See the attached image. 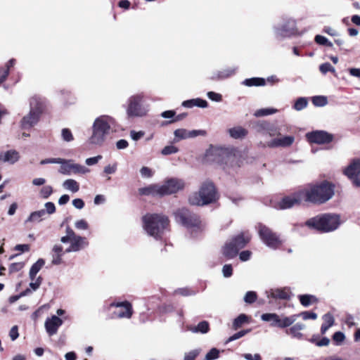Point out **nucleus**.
<instances>
[{"label": "nucleus", "instance_id": "obj_42", "mask_svg": "<svg viewBox=\"0 0 360 360\" xmlns=\"http://www.w3.org/2000/svg\"><path fill=\"white\" fill-rule=\"evenodd\" d=\"M297 317H299V315L296 314L283 318L280 317L278 328H284L291 326L297 320Z\"/></svg>", "mask_w": 360, "mask_h": 360}, {"label": "nucleus", "instance_id": "obj_31", "mask_svg": "<svg viewBox=\"0 0 360 360\" xmlns=\"http://www.w3.org/2000/svg\"><path fill=\"white\" fill-rule=\"evenodd\" d=\"M70 245L74 248L75 252H78L80 250L87 247L89 242L86 238L77 236L71 240Z\"/></svg>", "mask_w": 360, "mask_h": 360}, {"label": "nucleus", "instance_id": "obj_50", "mask_svg": "<svg viewBox=\"0 0 360 360\" xmlns=\"http://www.w3.org/2000/svg\"><path fill=\"white\" fill-rule=\"evenodd\" d=\"M53 193V188L51 186H45L40 190V195L42 198L47 199Z\"/></svg>", "mask_w": 360, "mask_h": 360}, {"label": "nucleus", "instance_id": "obj_45", "mask_svg": "<svg viewBox=\"0 0 360 360\" xmlns=\"http://www.w3.org/2000/svg\"><path fill=\"white\" fill-rule=\"evenodd\" d=\"M278 110L276 108H262L256 110L254 115L257 117L266 116L277 112Z\"/></svg>", "mask_w": 360, "mask_h": 360}, {"label": "nucleus", "instance_id": "obj_12", "mask_svg": "<svg viewBox=\"0 0 360 360\" xmlns=\"http://www.w3.org/2000/svg\"><path fill=\"white\" fill-rule=\"evenodd\" d=\"M58 172L64 175L85 174L90 172L86 167L74 163L72 160L62 159Z\"/></svg>", "mask_w": 360, "mask_h": 360}, {"label": "nucleus", "instance_id": "obj_43", "mask_svg": "<svg viewBox=\"0 0 360 360\" xmlns=\"http://www.w3.org/2000/svg\"><path fill=\"white\" fill-rule=\"evenodd\" d=\"M249 320L248 316L245 314H240L238 317H236L233 322V327L235 329H237L241 327L245 323H248Z\"/></svg>", "mask_w": 360, "mask_h": 360}, {"label": "nucleus", "instance_id": "obj_27", "mask_svg": "<svg viewBox=\"0 0 360 360\" xmlns=\"http://www.w3.org/2000/svg\"><path fill=\"white\" fill-rule=\"evenodd\" d=\"M20 158L19 153L15 150H10L5 153H0V160L10 164H14Z\"/></svg>", "mask_w": 360, "mask_h": 360}, {"label": "nucleus", "instance_id": "obj_46", "mask_svg": "<svg viewBox=\"0 0 360 360\" xmlns=\"http://www.w3.org/2000/svg\"><path fill=\"white\" fill-rule=\"evenodd\" d=\"M312 103L315 106L323 107L327 105V98L324 96H315L311 98Z\"/></svg>", "mask_w": 360, "mask_h": 360}, {"label": "nucleus", "instance_id": "obj_53", "mask_svg": "<svg viewBox=\"0 0 360 360\" xmlns=\"http://www.w3.org/2000/svg\"><path fill=\"white\" fill-rule=\"evenodd\" d=\"M319 70L323 74H326L328 72L334 73L335 72V68L329 63H324L319 66Z\"/></svg>", "mask_w": 360, "mask_h": 360}, {"label": "nucleus", "instance_id": "obj_17", "mask_svg": "<svg viewBox=\"0 0 360 360\" xmlns=\"http://www.w3.org/2000/svg\"><path fill=\"white\" fill-rule=\"evenodd\" d=\"M307 137L309 142L326 144L329 143L333 140V135L323 130L314 131L307 134Z\"/></svg>", "mask_w": 360, "mask_h": 360}, {"label": "nucleus", "instance_id": "obj_58", "mask_svg": "<svg viewBox=\"0 0 360 360\" xmlns=\"http://www.w3.org/2000/svg\"><path fill=\"white\" fill-rule=\"evenodd\" d=\"M175 294L181 295L183 296H188V295H195V292L191 290L190 289L187 288H178L174 291Z\"/></svg>", "mask_w": 360, "mask_h": 360}, {"label": "nucleus", "instance_id": "obj_38", "mask_svg": "<svg viewBox=\"0 0 360 360\" xmlns=\"http://www.w3.org/2000/svg\"><path fill=\"white\" fill-rule=\"evenodd\" d=\"M323 323L321 327V334H325L326 331L334 324V318L330 313H327L323 316Z\"/></svg>", "mask_w": 360, "mask_h": 360}, {"label": "nucleus", "instance_id": "obj_57", "mask_svg": "<svg viewBox=\"0 0 360 360\" xmlns=\"http://www.w3.org/2000/svg\"><path fill=\"white\" fill-rule=\"evenodd\" d=\"M299 316H301L304 320L312 319L315 320L317 319V314L312 311H303L301 314H298Z\"/></svg>", "mask_w": 360, "mask_h": 360}, {"label": "nucleus", "instance_id": "obj_9", "mask_svg": "<svg viewBox=\"0 0 360 360\" xmlns=\"http://www.w3.org/2000/svg\"><path fill=\"white\" fill-rule=\"evenodd\" d=\"M275 38L279 41L290 38L298 33L297 21L292 17L283 16L281 21L273 26Z\"/></svg>", "mask_w": 360, "mask_h": 360}, {"label": "nucleus", "instance_id": "obj_47", "mask_svg": "<svg viewBox=\"0 0 360 360\" xmlns=\"http://www.w3.org/2000/svg\"><path fill=\"white\" fill-rule=\"evenodd\" d=\"M257 299V295L255 291H248L244 296V302L247 304H252Z\"/></svg>", "mask_w": 360, "mask_h": 360}, {"label": "nucleus", "instance_id": "obj_4", "mask_svg": "<svg viewBox=\"0 0 360 360\" xmlns=\"http://www.w3.org/2000/svg\"><path fill=\"white\" fill-rule=\"evenodd\" d=\"M143 226L150 236L156 240L162 239V236L168 230L169 219L165 215L148 214L143 217Z\"/></svg>", "mask_w": 360, "mask_h": 360}, {"label": "nucleus", "instance_id": "obj_35", "mask_svg": "<svg viewBox=\"0 0 360 360\" xmlns=\"http://www.w3.org/2000/svg\"><path fill=\"white\" fill-rule=\"evenodd\" d=\"M230 136L235 139L244 138L248 134V130L242 127H235L229 129Z\"/></svg>", "mask_w": 360, "mask_h": 360}, {"label": "nucleus", "instance_id": "obj_51", "mask_svg": "<svg viewBox=\"0 0 360 360\" xmlns=\"http://www.w3.org/2000/svg\"><path fill=\"white\" fill-rule=\"evenodd\" d=\"M61 136L63 139V141L70 142L73 141L74 137L71 132V131L68 128H64L61 131Z\"/></svg>", "mask_w": 360, "mask_h": 360}, {"label": "nucleus", "instance_id": "obj_26", "mask_svg": "<svg viewBox=\"0 0 360 360\" xmlns=\"http://www.w3.org/2000/svg\"><path fill=\"white\" fill-rule=\"evenodd\" d=\"M139 193L143 195H153L162 197L161 188L160 184H151L148 186L141 188Z\"/></svg>", "mask_w": 360, "mask_h": 360}, {"label": "nucleus", "instance_id": "obj_49", "mask_svg": "<svg viewBox=\"0 0 360 360\" xmlns=\"http://www.w3.org/2000/svg\"><path fill=\"white\" fill-rule=\"evenodd\" d=\"M314 39L315 41L320 45H323L329 47H331L333 46V44L330 41H329L326 37L322 35H316Z\"/></svg>", "mask_w": 360, "mask_h": 360}, {"label": "nucleus", "instance_id": "obj_28", "mask_svg": "<svg viewBox=\"0 0 360 360\" xmlns=\"http://www.w3.org/2000/svg\"><path fill=\"white\" fill-rule=\"evenodd\" d=\"M181 105L187 108H192L195 106L205 108L208 106V103L204 99L197 98L184 101L182 102Z\"/></svg>", "mask_w": 360, "mask_h": 360}, {"label": "nucleus", "instance_id": "obj_61", "mask_svg": "<svg viewBox=\"0 0 360 360\" xmlns=\"http://www.w3.org/2000/svg\"><path fill=\"white\" fill-rule=\"evenodd\" d=\"M23 266H24V263H22V262L12 263L9 266V272L11 274V273L19 271L20 270H21L23 268Z\"/></svg>", "mask_w": 360, "mask_h": 360}, {"label": "nucleus", "instance_id": "obj_15", "mask_svg": "<svg viewBox=\"0 0 360 360\" xmlns=\"http://www.w3.org/2000/svg\"><path fill=\"white\" fill-rule=\"evenodd\" d=\"M184 187L183 180L176 178L169 179L165 181L164 184L160 185L162 196L175 193L183 189Z\"/></svg>", "mask_w": 360, "mask_h": 360}, {"label": "nucleus", "instance_id": "obj_41", "mask_svg": "<svg viewBox=\"0 0 360 360\" xmlns=\"http://www.w3.org/2000/svg\"><path fill=\"white\" fill-rule=\"evenodd\" d=\"M63 187L73 193H77L79 190V183L72 179H68L63 181Z\"/></svg>", "mask_w": 360, "mask_h": 360}, {"label": "nucleus", "instance_id": "obj_19", "mask_svg": "<svg viewBox=\"0 0 360 360\" xmlns=\"http://www.w3.org/2000/svg\"><path fill=\"white\" fill-rule=\"evenodd\" d=\"M174 142L176 143L183 139H193L198 136H205L206 131L202 129L187 130L186 129H177L174 131Z\"/></svg>", "mask_w": 360, "mask_h": 360}, {"label": "nucleus", "instance_id": "obj_34", "mask_svg": "<svg viewBox=\"0 0 360 360\" xmlns=\"http://www.w3.org/2000/svg\"><path fill=\"white\" fill-rule=\"evenodd\" d=\"M261 319L265 322H271V326L278 327L280 316L276 313H265L262 314Z\"/></svg>", "mask_w": 360, "mask_h": 360}, {"label": "nucleus", "instance_id": "obj_63", "mask_svg": "<svg viewBox=\"0 0 360 360\" xmlns=\"http://www.w3.org/2000/svg\"><path fill=\"white\" fill-rule=\"evenodd\" d=\"M222 274L225 278H229L232 276L233 268L231 264H225L222 268Z\"/></svg>", "mask_w": 360, "mask_h": 360}, {"label": "nucleus", "instance_id": "obj_44", "mask_svg": "<svg viewBox=\"0 0 360 360\" xmlns=\"http://www.w3.org/2000/svg\"><path fill=\"white\" fill-rule=\"evenodd\" d=\"M308 105V99L306 97L298 98L293 105V108L295 110L300 111L304 109Z\"/></svg>", "mask_w": 360, "mask_h": 360}, {"label": "nucleus", "instance_id": "obj_20", "mask_svg": "<svg viewBox=\"0 0 360 360\" xmlns=\"http://www.w3.org/2000/svg\"><path fill=\"white\" fill-rule=\"evenodd\" d=\"M41 115L37 112L29 111L20 122L21 129L27 130L34 127L39 121Z\"/></svg>", "mask_w": 360, "mask_h": 360}, {"label": "nucleus", "instance_id": "obj_6", "mask_svg": "<svg viewBox=\"0 0 360 360\" xmlns=\"http://www.w3.org/2000/svg\"><path fill=\"white\" fill-rule=\"evenodd\" d=\"M306 226L321 232L328 233L336 230L340 225L338 214L327 213L308 219Z\"/></svg>", "mask_w": 360, "mask_h": 360}, {"label": "nucleus", "instance_id": "obj_37", "mask_svg": "<svg viewBox=\"0 0 360 360\" xmlns=\"http://www.w3.org/2000/svg\"><path fill=\"white\" fill-rule=\"evenodd\" d=\"M44 264L45 261L43 259H39L32 264L29 272V277L32 281H34L37 273L41 270Z\"/></svg>", "mask_w": 360, "mask_h": 360}, {"label": "nucleus", "instance_id": "obj_2", "mask_svg": "<svg viewBox=\"0 0 360 360\" xmlns=\"http://www.w3.org/2000/svg\"><path fill=\"white\" fill-rule=\"evenodd\" d=\"M115 127L116 120L114 117L108 115L96 117L92 124L89 142L94 145L101 146L107 137L115 130Z\"/></svg>", "mask_w": 360, "mask_h": 360}, {"label": "nucleus", "instance_id": "obj_22", "mask_svg": "<svg viewBox=\"0 0 360 360\" xmlns=\"http://www.w3.org/2000/svg\"><path fill=\"white\" fill-rule=\"evenodd\" d=\"M295 138L292 136H285L271 139L266 143V146L269 148H278V147H288L290 146L294 142Z\"/></svg>", "mask_w": 360, "mask_h": 360}, {"label": "nucleus", "instance_id": "obj_39", "mask_svg": "<svg viewBox=\"0 0 360 360\" xmlns=\"http://www.w3.org/2000/svg\"><path fill=\"white\" fill-rule=\"evenodd\" d=\"M242 84L246 86H262L266 84L265 79L262 77H252L245 79L242 82Z\"/></svg>", "mask_w": 360, "mask_h": 360}, {"label": "nucleus", "instance_id": "obj_23", "mask_svg": "<svg viewBox=\"0 0 360 360\" xmlns=\"http://www.w3.org/2000/svg\"><path fill=\"white\" fill-rule=\"evenodd\" d=\"M45 108V101L39 96L34 95L30 98V111L41 115Z\"/></svg>", "mask_w": 360, "mask_h": 360}, {"label": "nucleus", "instance_id": "obj_7", "mask_svg": "<svg viewBox=\"0 0 360 360\" xmlns=\"http://www.w3.org/2000/svg\"><path fill=\"white\" fill-rule=\"evenodd\" d=\"M174 217L176 221L186 227L193 237L203 230L204 226L200 217L186 208L177 210Z\"/></svg>", "mask_w": 360, "mask_h": 360}, {"label": "nucleus", "instance_id": "obj_5", "mask_svg": "<svg viewBox=\"0 0 360 360\" xmlns=\"http://www.w3.org/2000/svg\"><path fill=\"white\" fill-rule=\"evenodd\" d=\"M126 114L129 118L144 117L148 115L150 105L144 92L131 95L126 103Z\"/></svg>", "mask_w": 360, "mask_h": 360}, {"label": "nucleus", "instance_id": "obj_13", "mask_svg": "<svg viewBox=\"0 0 360 360\" xmlns=\"http://www.w3.org/2000/svg\"><path fill=\"white\" fill-rule=\"evenodd\" d=\"M255 130L263 135H269L270 137L281 135V128L277 125L267 121H258L255 125Z\"/></svg>", "mask_w": 360, "mask_h": 360}, {"label": "nucleus", "instance_id": "obj_14", "mask_svg": "<svg viewBox=\"0 0 360 360\" xmlns=\"http://www.w3.org/2000/svg\"><path fill=\"white\" fill-rule=\"evenodd\" d=\"M302 200H304V198L302 191L300 190L291 195L283 198L280 202H278L276 207L279 210L289 209L296 205L300 204Z\"/></svg>", "mask_w": 360, "mask_h": 360}, {"label": "nucleus", "instance_id": "obj_25", "mask_svg": "<svg viewBox=\"0 0 360 360\" xmlns=\"http://www.w3.org/2000/svg\"><path fill=\"white\" fill-rule=\"evenodd\" d=\"M251 236L249 233H240L233 237L232 243L236 245L238 250L243 248L250 240Z\"/></svg>", "mask_w": 360, "mask_h": 360}, {"label": "nucleus", "instance_id": "obj_32", "mask_svg": "<svg viewBox=\"0 0 360 360\" xmlns=\"http://www.w3.org/2000/svg\"><path fill=\"white\" fill-rule=\"evenodd\" d=\"M238 251L239 250L231 240L225 244L223 248V255L228 259H232L238 255Z\"/></svg>", "mask_w": 360, "mask_h": 360}, {"label": "nucleus", "instance_id": "obj_8", "mask_svg": "<svg viewBox=\"0 0 360 360\" xmlns=\"http://www.w3.org/2000/svg\"><path fill=\"white\" fill-rule=\"evenodd\" d=\"M217 193L214 184L210 181L203 182L198 192L193 193L188 198L193 205L202 206L215 202Z\"/></svg>", "mask_w": 360, "mask_h": 360}, {"label": "nucleus", "instance_id": "obj_29", "mask_svg": "<svg viewBox=\"0 0 360 360\" xmlns=\"http://www.w3.org/2000/svg\"><path fill=\"white\" fill-rule=\"evenodd\" d=\"M46 218L44 210L34 211L30 213L29 217L25 221V224L27 223H39Z\"/></svg>", "mask_w": 360, "mask_h": 360}, {"label": "nucleus", "instance_id": "obj_52", "mask_svg": "<svg viewBox=\"0 0 360 360\" xmlns=\"http://www.w3.org/2000/svg\"><path fill=\"white\" fill-rule=\"evenodd\" d=\"M200 353V349L191 350L185 354L184 360H195V358L199 355Z\"/></svg>", "mask_w": 360, "mask_h": 360}, {"label": "nucleus", "instance_id": "obj_40", "mask_svg": "<svg viewBox=\"0 0 360 360\" xmlns=\"http://www.w3.org/2000/svg\"><path fill=\"white\" fill-rule=\"evenodd\" d=\"M298 299L301 304L305 307H307L314 303L318 302L317 297L313 295H300L298 296Z\"/></svg>", "mask_w": 360, "mask_h": 360}, {"label": "nucleus", "instance_id": "obj_36", "mask_svg": "<svg viewBox=\"0 0 360 360\" xmlns=\"http://www.w3.org/2000/svg\"><path fill=\"white\" fill-rule=\"evenodd\" d=\"M305 328V326L302 323H297L289 329H287L285 333L287 334L291 335L293 338L297 339L302 338V333H300V330H303Z\"/></svg>", "mask_w": 360, "mask_h": 360}, {"label": "nucleus", "instance_id": "obj_18", "mask_svg": "<svg viewBox=\"0 0 360 360\" xmlns=\"http://www.w3.org/2000/svg\"><path fill=\"white\" fill-rule=\"evenodd\" d=\"M265 295L269 299V304L271 303L270 299L289 300L291 298V291L288 287L271 288L265 291Z\"/></svg>", "mask_w": 360, "mask_h": 360}, {"label": "nucleus", "instance_id": "obj_54", "mask_svg": "<svg viewBox=\"0 0 360 360\" xmlns=\"http://www.w3.org/2000/svg\"><path fill=\"white\" fill-rule=\"evenodd\" d=\"M249 332V330H240L235 334H233V335H231V337H229L228 338V340L226 341V343H228V342H232L233 340H238L242 337H243L245 334H247Z\"/></svg>", "mask_w": 360, "mask_h": 360}, {"label": "nucleus", "instance_id": "obj_62", "mask_svg": "<svg viewBox=\"0 0 360 360\" xmlns=\"http://www.w3.org/2000/svg\"><path fill=\"white\" fill-rule=\"evenodd\" d=\"M141 175L144 178H150L153 175V172L148 167H143L140 169Z\"/></svg>", "mask_w": 360, "mask_h": 360}, {"label": "nucleus", "instance_id": "obj_1", "mask_svg": "<svg viewBox=\"0 0 360 360\" xmlns=\"http://www.w3.org/2000/svg\"><path fill=\"white\" fill-rule=\"evenodd\" d=\"M302 191L305 201L320 205L333 198L335 193V186L328 181H323L320 183L309 184Z\"/></svg>", "mask_w": 360, "mask_h": 360}, {"label": "nucleus", "instance_id": "obj_21", "mask_svg": "<svg viewBox=\"0 0 360 360\" xmlns=\"http://www.w3.org/2000/svg\"><path fill=\"white\" fill-rule=\"evenodd\" d=\"M63 320L56 315H53L45 321V328L47 333L52 336L57 333L60 326L63 325Z\"/></svg>", "mask_w": 360, "mask_h": 360}, {"label": "nucleus", "instance_id": "obj_48", "mask_svg": "<svg viewBox=\"0 0 360 360\" xmlns=\"http://www.w3.org/2000/svg\"><path fill=\"white\" fill-rule=\"evenodd\" d=\"M178 151H179V149L177 147L170 145V146H167L164 147L161 151V153L163 155H168L176 153Z\"/></svg>", "mask_w": 360, "mask_h": 360}, {"label": "nucleus", "instance_id": "obj_60", "mask_svg": "<svg viewBox=\"0 0 360 360\" xmlns=\"http://www.w3.org/2000/svg\"><path fill=\"white\" fill-rule=\"evenodd\" d=\"M345 338L343 333L340 331L335 332L333 335V340L336 342L337 345L341 344Z\"/></svg>", "mask_w": 360, "mask_h": 360}, {"label": "nucleus", "instance_id": "obj_16", "mask_svg": "<svg viewBox=\"0 0 360 360\" xmlns=\"http://www.w3.org/2000/svg\"><path fill=\"white\" fill-rule=\"evenodd\" d=\"M110 307H116L118 309L114 311L116 317L123 319H130L133 314L132 305L128 301L114 302L110 304Z\"/></svg>", "mask_w": 360, "mask_h": 360}, {"label": "nucleus", "instance_id": "obj_10", "mask_svg": "<svg viewBox=\"0 0 360 360\" xmlns=\"http://www.w3.org/2000/svg\"><path fill=\"white\" fill-rule=\"evenodd\" d=\"M257 229L261 240L266 246L272 249H276L281 244V241L276 233L264 224H259Z\"/></svg>", "mask_w": 360, "mask_h": 360}, {"label": "nucleus", "instance_id": "obj_11", "mask_svg": "<svg viewBox=\"0 0 360 360\" xmlns=\"http://www.w3.org/2000/svg\"><path fill=\"white\" fill-rule=\"evenodd\" d=\"M342 173L356 187H360V158L352 159Z\"/></svg>", "mask_w": 360, "mask_h": 360}, {"label": "nucleus", "instance_id": "obj_3", "mask_svg": "<svg viewBox=\"0 0 360 360\" xmlns=\"http://www.w3.org/2000/svg\"><path fill=\"white\" fill-rule=\"evenodd\" d=\"M239 153L233 148H210L207 150L205 160L207 162H217L230 167L238 165Z\"/></svg>", "mask_w": 360, "mask_h": 360}, {"label": "nucleus", "instance_id": "obj_55", "mask_svg": "<svg viewBox=\"0 0 360 360\" xmlns=\"http://www.w3.org/2000/svg\"><path fill=\"white\" fill-rule=\"evenodd\" d=\"M207 96L208 98H210L212 101L215 102H221L222 101V96L219 93H216L214 91H208L207 93Z\"/></svg>", "mask_w": 360, "mask_h": 360}, {"label": "nucleus", "instance_id": "obj_56", "mask_svg": "<svg viewBox=\"0 0 360 360\" xmlns=\"http://www.w3.org/2000/svg\"><path fill=\"white\" fill-rule=\"evenodd\" d=\"M45 207V212H46V217H47L48 214H52L56 212V206L53 202H47L44 205Z\"/></svg>", "mask_w": 360, "mask_h": 360}, {"label": "nucleus", "instance_id": "obj_30", "mask_svg": "<svg viewBox=\"0 0 360 360\" xmlns=\"http://www.w3.org/2000/svg\"><path fill=\"white\" fill-rule=\"evenodd\" d=\"M187 328L193 333L205 334L210 330V323L207 321H202L199 322L197 326H189Z\"/></svg>", "mask_w": 360, "mask_h": 360}, {"label": "nucleus", "instance_id": "obj_59", "mask_svg": "<svg viewBox=\"0 0 360 360\" xmlns=\"http://www.w3.org/2000/svg\"><path fill=\"white\" fill-rule=\"evenodd\" d=\"M219 351L217 348H212L210 351L206 354L207 360H214L219 357Z\"/></svg>", "mask_w": 360, "mask_h": 360}, {"label": "nucleus", "instance_id": "obj_33", "mask_svg": "<svg viewBox=\"0 0 360 360\" xmlns=\"http://www.w3.org/2000/svg\"><path fill=\"white\" fill-rule=\"evenodd\" d=\"M15 59L11 58L6 63L4 68L0 67V84L7 79L10 68L15 65Z\"/></svg>", "mask_w": 360, "mask_h": 360}, {"label": "nucleus", "instance_id": "obj_64", "mask_svg": "<svg viewBox=\"0 0 360 360\" xmlns=\"http://www.w3.org/2000/svg\"><path fill=\"white\" fill-rule=\"evenodd\" d=\"M76 229L79 230H86L89 228L88 223L84 219H79L75 224Z\"/></svg>", "mask_w": 360, "mask_h": 360}, {"label": "nucleus", "instance_id": "obj_24", "mask_svg": "<svg viewBox=\"0 0 360 360\" xmlns=\"http://www.w3.org/2000/svg\"><path fill=\"white\" fill-rule=\"evenodd\" d=\"M237 71V68H226L220 71H217L213 72L210 79L212 80H222L225 79L229 77H231L236 74Z\"/></svg>", "mask_w": 360, "mask_h": 360}]
</instances>
